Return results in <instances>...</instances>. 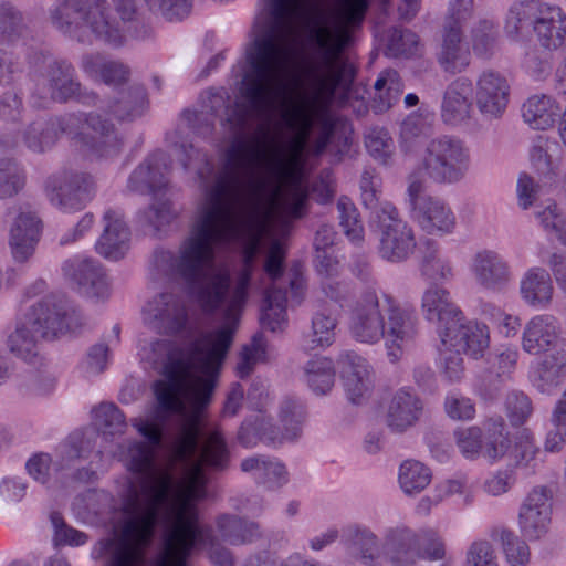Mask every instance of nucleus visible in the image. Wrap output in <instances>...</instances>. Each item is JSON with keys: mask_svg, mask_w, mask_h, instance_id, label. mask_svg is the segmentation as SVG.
I'll return each instance as SVG.
<instances>
[{"mask_svg": "<svg viewBox=\"0 0 566 566\" xmlns=\"http://www.w3.org/2000/svg\"><path fill=\"white\" fill-rule=\"evenodd\" d=\"M501 542L506 562L511 566H525L531 558L527 543L510 531L501 533Z\"/></svg>", "mask_w": 566, "mask_h": 566, "instance_id": "nucleus-62", "label": "nucleus"}, {"mask_svg": "<svg viewBox=\"0 0 566 566\" xmlns=\"http://www.w3.org/2000/svg\"><path fill=\"white\" fill-rule=\"evenodd\" d=\"M418 319L412 311L401 307L395 300L379 292L374 284L360 294L348 312L347 327L350 336L363 344L374 345L385 340L387 357L399 361L413 343Z\"/></svg>", "mask_w": 566, "mask_h": 566, "instance_id": "nucleus-4", "label": "nucleus"}, {"mask_svg": "<svg viewBox=\"0 0 566 566\" xmlns=\"http://www.w3.org/2000/svg\"><path fill=\"white\" fill-rule=\"evenodd\" d=\"M553 52L532 49L522 59L521 66L534 81L543 82L548 78L553 69Z\"/></svg>", "mask_w": 566, "mask_h": 566, "instance_id": "nucleus-56", "label": "nucleus"}, {"mask_svg": "<svg viewBox=\"0 0 566 566\" xmlns=\"http://www.w3.org/2000/svg\"><path fill=\"white\" fill-rule=\"evenodd\" d=\"M462 354L455 346H448L440 340L438 365L442 376L450 382L459 381L464 375Z\"/></svg>", "mask_w": 566, "mask_h": 566, "instance_id": "nucleus-57", "label": "nucleus"}, {"mask_svg": "<svg viewBox=\"0 0 566 566\" xmlns=\"http://www.w3.org/2000/svg\"><path fill=\"white\" fill-rule=\"evenodd\" d=\"M436 57L439 66L446 73L455 75L465 72L471 64L472 56L464 31L441 28Z\"/></svg>", "mask_w": 566, "mask_h": 566, "instance_id": "nucleus-26", "label": "nucleus"}, {"mask_svg": "<svg viewBox=\"0 0 566 566\" xmlns=\"http://www.w3.org/2000/svg\"><path fill=\"white\" fill-rule=\"evenodd\" d=\"M80 324V314L65 300L45 295L18 317L7 345L17 357L32 361L40 353L42 339H53L75 332Z\"/></svg>", "mask_w": 566, "mask_h": 566, "instance_id": "nucleus-8", "label": "nucleus"}, {"mask_svg": "<svg viewBox=\"0 0 566 566\" xmlns=\"http://www.w3.org/2000/svg\"><path fill=\"white\" fill-rule=\"evenodd\" d=\"M433 118L423 113L413 112L400 124L399 147L403 153L412 151L419 139L432 134Z\"/></svg>", "mask_w": 566, "mask_h": 566, "instance_id": "nucleus-44", "label": "nucleus"}, {"mask_svg": "<svg viewBox=\"0 0 566 566\" xmlns=\"http://www.w3.org/2000/svg\"><path fill=\"white\" fill-rule=\"evenodd\" d=\"M474 0H449L441 28L463 31L467 23L474 17Z\"/></svg>", "mask_w": 566, "mask_h": 566, "instance_id": "nucleus-59", "label": "nucleus"}, {"mask_svg": "<svg viewBox=\"0 0 566 566\" xmlns=\"http://www.w3.org/2000/svg\"><path fill=\"white\" fill-rule=\"evenodd\" d=\"M340 226L346 237L355 244L364 241V226L354 202L346 196L337 201Z\"/></svg>", "mask_w": 566, "mask_h": 566, "instance_id": "nucleus-52", "label": "nucleus"}, {"mask_svg": "<svg viewBox=\"0 0 566 566\" xmlns=\"http://www.w3.org/2000/svg\"><path fill=\"white\" fill-rule=\"evenodd\" d=\"M407 201L410 217L427 234L444 237L454 232L457 217L442 199L424 192V182L411 175L408 179Z\"/></svg>", "mask_w": 566, "mask_h": 566, "instance_id": "nucleus-13", "label": "nucleus"}, {"mask_svg": "<svg viewBox=\"0 0 566 566\" xmlns=\"http://www.w3.org/2000/svg\"><path fill=\"white\" fill-rule=\"evenodd\" d=\"M171 413L159 410L158 405L151 413L139 416L132 420V426L147 441V443L133 441L126 447L114 441L119 439L126 431L127 423L124 413L114 403H101L92 411L93 423L97 429L85 430L73 433L70 438H84L90 442H84V460H88V467L76 468L74 480L78 482L91 483L97 479L98 471L106 469V463L111 458L122 461L133 473L139 475L138 488L130 485L123 501V518H125V506L133 495L144 499L143 483L156 471H167L171 476H176L174 467L180 463L185 472L192 463L198 461L201 446L191 455L189 460H179L175 455V443H172L171 460L165 465H158L155 462L156 450L163 441L164 429L168 417Z\"/></svg>", "mask_w": 566, "mask_h": 566, "instance_id": "nucleus-2", "label": "nucleus"}, {"mask_svg": "<svg viewBox=\"0 0 566 566\" xmlns=\"http://www.w3.org/2000/svg\"><path fill=\"white\" fill-rule=\"evenodd\" d=\"M423 176L436 185H455L468 176L471 151L459 137L442 135L431 138L420 161Z\"/></svg>", "mask_w": 566, "mask_h": 566, "instance_id": "nucleus-10", "label": "nucleus"}, {"mask_svg": "<svg viewBox=\"0 0 566 566\" xmlns=\"http://www.w3.org/2000/svg\"><path fill=\"white\" fill-rule=\"evenodd\" d=\"M337 319L326 308L315 312L312 318L311 348L328 347L335 340Z\"/></svg>", "mask_w": 566, "mask_h": 566, "instance_id": "nucleus-53", "label": "nucleus"}, {"mask_svg": "<svg viewBox=\"0 0 566 566\" xmlns=\"http://www.w3.org/2000/svg\"><path fill=\"white\" fill-rule=\"evenodd\" d=\"M93 179L84 172H63L51 177L45 187L50 202L63 212L82 209L91 199Z\"/></svg>", "mask_w": 566, "mask_h": 566, "instance_id": "nucleus-18", "label": "nucleus"}, {"mask_svg": "<svg viewBox=\"0 0 566 566\" xmlns=\"http://www.w3.org/2000/svg\"><path fill=\"white\" fill-rule=\"evenodd\" d=\"M353 130H319L313 143L312 151L315 155L322 154L327 147L339 160L349 151Z\"/></svg>", "mask_w": 566, "mask_h": 566, "instance_id": "nucleus-54", "label": "nucleus"}, {"mask_svg": "<svg viewBox=\"0 0 566 566\" xmlns=\"http://www.w3.org/2000/svg\"><path fill=\"white\" fill-rule=\"evenodd\" d=\"M286 293L270 287L264 293L260 321L264 328L271 332L282 331L287 324Z\"/></svg>", "mask_w": 566, "mask_h": 566, "instance_id": "nucleus-43", "label": "nucleus"}, {"mask_svg": "<svg viewBox=\"0 0 566 566\" xmlns=\"http://www.w3.org/2000/svg\"><path fill=\"white\" fill-rule=\"evenodd\" d=\"M167 172L166 155L156 151L130 174L127 188L132 192L157 196L167 186Z\"/></svg>", "mask_w": 566, "mask_h": 566, "instance_id": "nucleus-31", "label": "nucleus"}, {"mask_svg": "<svg viewBox=\"0 0 566 566\" xmlns=\"http://www.w3.org/2000/svg\"><path fill=\"white\" fill-rule=\"evenodd\" d=\"M229 458L223 434L213 430L182 478L154 472L143 483L144 499L133 495L126 503L117 536L98 543V556L108 557L105 566H186L195 547L207 549L214 566H234L231 551L199 523L196 505L206 496L203 467L223 470Z\"/></svg>", "mask_w": 566, "mask_h": 566, "instance_id": "nucleus-1", "label": "nucleus"}, {"mask_svg": "<svg viewBox=\"0 0 566 566\" xmlns=\"http://www.w3.org/2000/svg\"><path fill=\"white\" fill-rule=\"evenodd\" d=\"M35 88L33 98L38 106H45L49 101L66 102L78 97L86 105H94L97 96L93 93L81 94V83L76 80L73 65L65 60H55L48 65L45 74H34Z\"/></svg>", "mask_w": 566, "mask_h": 566, "instance_id": "nucleus-14", "label": "nucleus"}, {"mask_svg": "<svg viewBox=\"0 0 566 566\" xmlns=\"http://www.w3.org/2000/svg\"><path fill=\"white\" fill-rule=\"evenodd\" d=\"M420 272L423 277L432 282H446L453 277L451 261L433 245L424 253Z\"/></svg>", "mask_w": 566, "mask_h": 566, "instance_id": "nucleus-50", "label": "nucleus"}, {"mask_svg": "<svg viewBox=\"0 0 566 566\" xmlns=\"http://www.w3.org/2000/svg\"><path fill=\"white\" fill-rule=\"evenodd\" d=\"M421 312L428 322L438 323V329L447 325L454 326L463 321L464 314L451 301L450 292L438 285H430L421 297Z\"/></svg>", "mask_w": 566, "mask_h": 566, "instance_id": "nucleus-34", "label": "nucleus"}, {"mask_svg": "<svg viewBox=\"0 0 566 566\" xmlns=\"http://www.w3.org/2000/svg\"><path fill=\"white\" fill-rule=\"evenodd\" d=\"M440 340L448 346H455L472 359H481L490 348L489 326L478 319L463 321L455 326L447 325L438 329Z\"/></svg>", "mask_w": 566, "mask_h": 566, "instance_id": "nucleus-20", "label": "nucleus"}, {"mask_svg": "<svg viewBox=\"0 0 566 566\" xmlns=\"http://www.w3.org/2000/svg\"><path fill=\"white\" fill-rule=\"evenodd\" d=\"M374 91L371 108L375 113L381 114L389 111L399 101L403 84L396 71L385 70L378 75Z\"/></svg>", "mask_w": 566, "mask_h": 566, "instance_id": "nucleus-41", "label": "nucleus"}, {"mask_svg": "<svg viewBox=\"0 0 566 566\" xmlns=\"http://www.w3.org/2000/svg\"><path fill=\"white\" fill-rule=\"evenodd\" d=\"M364 144L367 153L378 163L387 165L395 154V143L385 127L373 126L364 134Z\"/></svg>", "mask_w": 566, "mask_h": 566, "instance_id": "nucleus-49", "label": "nucleus"}, {"mask_svg": "<svg viewBox=\"0 0 566 566\" xmlns=\"http://www.w3.org/2000/svg\"><path fill=\"white\" fill-rule=\"evenodd\" d=\"M248 399L255 415L250 416L242 423L238 432V440L243 447L253 448L259 442L280 444L285 440H294L300 436L304 419L302 403L293 399L283 401L280 408V422L283 426L284 432L279 436L270 419L264 415L270 399L264 388L253 387L248 394Z\"/></svg>", "mask_w": 566, "mask_h": 566, "instance_id": "nucleus-9", "label": "nucleus"}, {"mask_svg": "<svg viewBox=\"0 0 566 566\" xmlns=\"http://www.w3.org/2000/svg\"><path fill=\"white\" fill-rule=\"evenodd\" d=\"M455 444L460 453L468 460L483 457L490 462L503 458L510 450L511 442L502 420H490L485 423V432L472 426L454 431Z\"/></svg>", "mask_w": 566, "mask_h": 566, "instance_id": "nucleus-15", "label": "nucleus"}, {"mask_svg": "<svg viewBox=\"0 0 566 566\" xmlns=\"http://www.w3.org/2000/svg\"><path fill=\"white\" fill-rule=\"evenodd\" d=\"M241 470L252 474L253 479L269 489L284 485L289 481L285 465L277 459L253 455L241 462Z\"/></svg>", "mask_w": 566, "mask_h": 566, "instance_id": "nucleus-39", "label": "nucleus"}, {"mask_svg": "<svg viewBox=\"0 0 566 566\" xmlns=\"http://www.w3.org/2000/svg\"><path fill=\"white\" fill-rule=\"evenodd\" d=\"M553 512V492L545 485L534 486L518 511V527L523 537L538 541L549 531Z\"/></svg>", "mask_w": 566, "mask_h": 566, "instance_id": "nucleus-17", "label": "nucleus"}, {"mask_svg": "<svg viewBox=\"0 0 566 566\" xmlns=\"http://www.w3.org/2000/svg\"><path fill=\"white\" fill-rule=\"evenodd\" d=\"M119 19L112 15L107 0H57L50 10L52 25L78 43L91 44L92 38L122 46L137 23L135 0H113Z\"/></svg>", "mask_w": 566, "mask_h": 566, "instance_id": "nucleus-5", "label": "nucleus"}, {"mask_svg": "<svg viewBox=\"0 0 566 566\" xmlns=\"http://www.w3.org/2000/svg\"><path fill=\"white\" fill-rule=\"evenodd\" d=\"M304 378L310 389L316 395L328 392L335 381V367L331 358L317 356L304 367Z\"/></svg>", "mask_w": 566, "mask_h": 566, "instance_id": "nucleus-45", "label": "nucleus"}, {"mask_svg": "<svg viewBox=\"0 0 566 566\" xmlns=\"http://www.w3.org/2000/svg\"><path fill=\"white\" fill-rule=\"evenodd\" d=\"M465 566H499L492 544L488 541L473 542L467 552Z\"/></svg>", "mask_w": 566, "mask_h": 566, "instance_id": "nucleus-64", "label": "nucleus"}, {"mask_svg": "<svg viewBox=\"0 0 566 566\" xmlns=\"http://www.w3.org/2000/svg\"><path fill=\"white\" fill-rule=\"evenodd\" d=\"M554 286L549 273L541 266L527 269L520 281V295L522 301L537 310L551 305Z\"/></svg>", "mask_w": 566, "mask_h": 566, "instance_id": "nucleus-36", "label": "nucleus"}, {"mask_svg": "<svg viewBox=\"0 0 566 566\" xmlns=\"http://www.w3.org/2000/svg\"><path fill=\"white\" fill-rule=\"evenodd\" d=\"M41 221L32 211H21L14 219L9 234V248L18 263L29 261L35 252L41 237Z\"/></svg>", "mask_w": 566, "mask_h": 566, "instance_id": "nucleus-28", "label": "nucleus"}, {"mask_svg": "<svg viewBox=\"0 0 566 566\" xmlns=\"http://www.w3.org/2000/svg\"><path fill=\"white\" fill-rule=\"evenodd\" d=\"M535 218L548 235L555 237L566 245V217L559 211L555 202L549 201L538 209L535 212Z\"/></svg>", "mask_w": 566, "mask_h": 566, "instance_id": "nucleus-55", "label": "nucleus"}, {"mask_svg": "<svg viewBox=\"0 0 566 566\" xmlns=\"http://www.w3.org/2000/svg\"><path fill=\"white\" fill-rule=\"evenodd\" d=\"M344 537L367 566H417L421 559L439 562L446 557L444 539L433 528L417 532L400 523L386 527L380 542L369 527L350 524L344 528Z\"/></svg>", "mask_w": 566, "mask_h": 566, "instance_id": "nucleus-3", "label": "nucleus"}, {"mask_svg": "<svg viewBox=\"0 0 566 566\" xmlns=\"http://www.w3.org/2000/svg\"><path fill=\"white\" fill-rule=\"evenodd\" d=\"M551 426L544 444L545 451L558 452L566 443V388L554 407Z\"/></svg>", "mask_w": 566, "mask_h": 566, "instance_id": "nucleus-51", "label": "nucleus"}, {"mask_svg": "<svg viewBox=\"0 0 566 566\" xmlns=\"http://www.w3.org/2000/svg\"><path fill=\"white\" fill-rule=\"evenodd\" d=\"M340 379L349 401L359 405L366 400L373 389V369L366 358L354 353L345 352L337 359Z\"/></svg>", "mask_w": 566, "mask_h": 566, "instance_id": "nucleus-22", "label": "nucleus"}, {"mask_svg": "<svg viewBox=\"0 0 566 566\" xmlns=\"http://www.w3.org/2000/svg\"><path fill=\"white\" fill-rule=\"evenodd\" d=\"M562 335V326L557 317L551 314H537L524 325L522 348L531 355H539L554 348Z\"/></svg>", "mask_w": 566, "mask_h": 566, "instance_id": "nucleus-27", "label": "nucleus"}, {"mask_svg": "<svg viewBox=\"0 0 566 566\" xmlns=\"http://www.w3.org/2000/svg\"><path fill=\"white\" fill-rule=\"evenodd\" d=\"M104 230L95 243L96 252L108 260H119L129 250L130 231L120 211L108 209L103 216Z\"/></svg>", "mask_w": 566, "mask_h": 566, "instance_id": "nucleus-29", "label": "nucleus"}, {"mask_svg": "<svg viewBox=\"0 0 566 566\" xmlns=\"http://www.w3.org/2000/svg\"><path fill=\"white\" fill-rule=\"evenodd\" d=\"M432 478L431 470L417 460H406L399 467L398 482L402 492L415 495L423 491Z\"/></svg>", "mask_w": 566, "mask_h": 566, "instance_id": "nucleus-47", "label": "nucleus"}, {"mask_svg": "<svg viewBox=\"0 0 566 566\" xmlns=\"http://www.w3.org/2000/svg\"><path fill=\"white\" fill-rule=\"evenodd\" d=\"M533 32L538 45L548 52L562 49L566 42V13L555 4L536 3Z\"/></svg>", "mask_w": 566, "mask_h": 566, "instance_id": "nucleus-25", "label": "nucleus"}, {"mask_svg": "<svg viewBox=\"0 0 566 566\" xmlns=\"http://www.w3.org/2000/svg\"><path fill=\"white\" fill-rule=\"evenodd\" d=\"M418 44L419 38L412 31L392 29L387 38V54L392 57L412 55Z\"/></svg>", "mask_w": 566, "mask_h": 566, "instance_id": "nucleus-63", "label": "nucleus"}, {"mask_svg": "<svg viewBox=\"0 0 566 566\" xmlns=\"http://www.w3.org/2000/svg\"><path fill=\"white\" fill-rule=\"evenodd\" d=\"M0 41L11 48H0V84H10L21 72L19 55L24 54L31 66L38 67L46 63L48 55L28 44V30L22 17L10 3H0Z\"/></svg>", "mask_w": 566, "mask_h": 566, "instance_id": "nucleus-11", "label": "nucleus"}, {"mask_svg": "<svg viewBox=\"0 0 566 566\" xmlns=\"http://www.w3.org/2000/svg\"><path fill=\"white\" fill-rule=\"evenodd\" d=\"M360 199L366 209L371 210V214L385 202L380 201L381 178L374 169H365L359 180Z\"/></svg>", "mask_w": 566, "mask_h": 566, "instance_id": "nucleus-60", "label": "nucleus"}, {"mask_svg": "<svg viewBox=\"0 0 566 566\" xmlns=\"http://www.w3.org/2000/svg\"><path fill=\"white\" fill-rule=\"evenodd\" d=\"M423 403L410 388H401L392 396L386 416L387 426L397 432H402L415 426L420 419Z\"/></svg>", "mask_w": 566, "mask_h": 566, "instance_id": "nucleus-35", "label": "nucleus"}, {"mask_svg": "<svg viewBox=\"0 0 566 566\" xmlns=\"http://www.w3.org/2000/svg\"><path fill=\"white\" fill-rule=\"evenodd\" d=\"M63 272L81 294L96 301L109 297V281L96 261L78 258L67 260L63 264Z\"/></svg>", "mask_w": 566, "mask_h": 566, "instance_id": "nucleus-23", "label": "nucleus"}, {"mask_svg": "<svg viewBox=\"0 0 566 566\" xmlns=\"http://www.w3.org/2000/svg\"><path fill=\"white\" fill-rule=\"evenodd\" d=\"M565 107L552 94L535 93L522 104L521 115L531 129L546 132L555 127Z\"/></svg>", "mask_w": 566, "mask_h": 566, "instance_id": "nucleus-32", "label": "nucleus"}, {"mask_svg": "<svg viewBox=\"0 0 566 566\" xmlns=\"http://www.w3.org/2000/svg\"><path fill=\"white\" fill-rule=\"evenodd\" d=\"M566 377V363L551 355L531 365L530 379L542 394L551 395Z\"/></svg>", "mask_w": 566, "mask_h": 566, "instance_id": "nucleus-40", "label": "nucleus"}, {"mask_svg": "<svg viewBox=\"0 0 566 566\" xmlns=\"http://www.w3.org/2000/svg\"><path fill=\"white\" fill-rule=\"evenodd\" d=\"M317 272L322 276V291L324 295L334 302H342L349 293L346 282L338 280L340 273V261H333L326 256L317 265Z\"/></svg>", "mask_w": 566, "mask_h": 566, "instance_id": "nucleus-48", "label": "nucleus"}, {"mask_svg": "<svg viewBox=\"0 0 566 566\" xmlns=\"http://www.w3.org/2000/svg\"><path fill=\"white\" fill-rule=\"evenodd\" d=\"M148 107L149 102L145 88L134 85L127 91L120 92L119 98L108 101L103 112L118 122H132L142 117Z\"/></svg>", "mask_w": 566, "mask_h": 566, "instance_id": "nucleus-37", "label": "nucleus"}, {"mask_svg": "<svg viewBox=\"0 0 566 566\" xmlns=\"http://www.w3.org/2000/svg\"><path fill=\"white\" fill-rule=\"evenodd\" d=\"M144 321L163 333H176L187 322L184 301L171 293H161L149 301L143 310Z\"/></svg>", "mask_w": 566, "mask_h": 566, "instance_id": "nucleus-24", "label": "nucleus"}, {"mask_svg": "<svg viewBox=\"0 0 566 566\" xmlns=\"http://www.w3.org/2000/svg\"><path fill=\"white\" fill-rule=\"evenodd\" d=\"M81 71L92 81L117 88L128 82L130 69L120 60L102 53H86L80 62Z\"/></svg>", "mask_w": 566, "mask_h": 566, "instance_id": "nucleus-33", "label": "nucleus"}, {"mask_svg": "<svg viewBox=\"0 0 566 566\" xmlns=\"http://www.w3.org/2000/svg\"><path fill=\"white\" fill-rule=\"evenodd\" d=\"M536 13V4L516 2L509 8L504 19L503 31L507 39L514 42H523L533 28V19Z\"/></svg>", "mask_w": 566, "mask_h": 566, "instance_id": "nucleus-42", "label": "nucleus"}, {"mask_svg": "<svg viewBox=\"0 0 566 566\" xmlns=\"http://www.w3.org/2000/svg\"><path fill=\"white\" fill-rule=\"evenodd\" d=\"M84 442H86L85 437L69 438L62 446L60 458L55 461L48 453L33 455L25 464L28 473L42 484H46L51 480L62 481L65 470L73 468L76 460H84ZM87 442H90V439H87Z\"/></svg>", "mask_w": 566, "mask_h": 566, "instance_id": "nucleus-19", "label": "nucleus"}, {"mask_svg": "<svg viewBox=\"0 0 566 566\" xmlns=\"http://www.w3.org/2000/svg\"><path fill=\"white\" fill-rule=\"evenodd\" d=\"M24 181V174L14 161L0 159V199L17 195Z\"/></svg>", "mask_w": 566, "mask_h": 566, "instance_id": "nucleus-61", "label": "nucleus"}, {"mask_svg": "<svg viewBox=\"0 0 566 566\" xmlns=\"http://www.w3.org/2000/svg\"><path fill=\"white\" fill-rule=\"evenodd\" d=\"M470 273L475 284L485 291L497 292L513 281V271L509 261L497 251L483 249L471 259Z\"/></svg>", "mask_w": 566, "mask_h": 566, "instance_id": "nucleus-21", "label": "nucleus"}, {"mask_svg": "<svg viewBox=\"0 0 566 566\" xmlns=\"http://www.w3.org/2000/svg\"><path fill=\"white\" fill-rule=\"evenodd\" d=\"M499 31L492 19H480L470 31L471 52L484 60L491 59L496 50Z\"/></svg>", "mask_w": 566, "mask_h": 566, "instance_id": "nucleus-46", "label": "nucleus"}, {"mask_svg": "<svg viewBox=\"0 0 566 566\" xmlns=\"http://www.w3.org/2000/svg\"><path fill=\"white\" fill-rule=\"evenodd\" d=\"M266 359V343L263 335H255L251 343L243 346L240 353V359L237 365V374L244 378L251 374L254 366Z\"/></svg>", "mask_w": 566, "mask_h": 566, "instance_id": "nucleus-58", "label": "nucleus"}, {"mask_svg": "<svg viewBox=\"0 0 566 566\" xmlns=\"http://www.w3.org/2000/svg\"><path fill=\"white\" fill-rule=\"evenodd\" d=\"M56 127L74 145L98 158L112 157L120 150L122 139L114 124L97 112L66 114L56 122L36 120L24 129L22 140L30 150L42 153L55 143Z\"/></svg>", "mask_w": 566, "mask_h": 566, "instance_id": "nucleus-7", "label": "nucleus"}, {"mask_svg": "<svg viewBox=\"0 0 566 566\" xmlns=\"http://www.w3.org/2000/svg\"><path fill=\"white\" fill-rule=\"evenodd\" d=\"M511 83L507 76L494 69H484L475 77L473 101L479 113L489 119L501 118L507 109Z\"/></svg>", "mask_w": 566, "mask_h": 566, "instance_id": "nucleus-16", "label": "nucleus"}, {"mask_svg": "<svg viewBox=\"0 0 566 566\" xmlns=\"http://www.w3.org/2000/svg\"><path fill=\"white\" fill-rule=\"evenodd\" d=\"M216 527L220 538L232 546L252 544L262 536L258 523L231 514L219 515Z\"/></svg>", "mask_w": 566, "mask_h": 566, "instance_id": "nucleus-38", "label": "nucleus"}, {"mask_svg": "<svg viewBox=\"0 0 566 566\" xmlns=\"http://www.w3.org/2000/svg\"><path fill=\"white\" fill-rule=\"evenodd\" d=\"M473 84L461 76L448 84L443 92L440 115L444 124L457 126L471 117Z\"/></svg>", "mask_w": 566, "mask_h": 566, "instance_id": "nucleus-30", "label": "nucleus"}, {"mask_svg": "<svg viewBox=\"0 0 566 566\" xmlns=\"http://www.w3.org/2000/svg\"><path fill=\"white\" fill-rule=\"evenodd\" d=\"M316 0H265L269 20L258 35H298ZM370 0H331L326 17L308 35H356L363 28Z\"/></svg>", "mask_w": 566, "mask_h": 566, "instance_id": "nucleus-6", "label": "nucleus"}, {"mask_svg": "<svg viewBox=\"0 0 566 566\" xmlns=\"http://www.w3.org/2000/svg\"><path fill=\"white\" fill-rule=\"evenodd\" d=\"M369 229L378 241L377 251L384 260L400 263L413 254L417 247L415 232L391 202H384L369 217Z\"/></svg>", "mask_w": 566, "mask_h": 566, "instance_id": "nucleus-12", "label": "nucleus"}]
</instances>
